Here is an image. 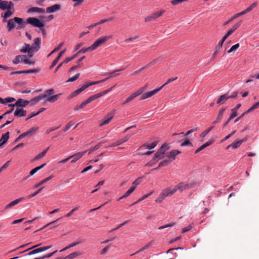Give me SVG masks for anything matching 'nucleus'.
Returning a JSON list of instances; mask_svg holds the SVG:
<instances>
[{
	"label": "nucleus",
	"instance_id": "f257e3e1",
	"mask_svg": "<svg viewBox=\"0 0 259 259\" xmlns=\"http://www.w3.org/2000/svg\"><path fill=\"white\" fill-rule=\"evenodd\" d=\"M123 70H124V68H121L120 69L115 70L114 71L109 73L108 77L107 78L102 80L98 81H94V82H90L89 83H87L83 84L80 88H79V89L75 90L73 92H72L69 95V99L72 98H73V97H74L79 95L80 93H81L85 89H86L87 88H88V87H89L91 85L96 84H98V83H99L100 82H104L106 80H107L108 79H109L110 78L115 77V76H117L118 75V73H116V72L120 71H122Z\"/></svg>",
	"mask_w": 259,
	"mask_h": 259
},
{
	"label": "nucleus",
	"instance_id": "f03ea898",
	"mask_svg": "<svg viewBox=\"0 0 259 259\" xmlns=\"http://www.w3.org/2000/svg\"><path fill=\"white\" fill-rule=\"evenodd\" d=\"M26 21L25 22L22 18L15 17L9 20L8 21L7 28L9 31L16 28L21 29L25 27Z\"/></svg>",
	"mask_w": 259,
	"mask_h": 259
},
{
	"label": "nucleus",
	"instance_id": "7ed1b4c3",
	"mask_svg": "<svg viewBox=\"0 0 259 259\" xmlns=\"http://www.w3.org/2000/svg\"><path fill=\"white\" fill-rule=\"evenodd\" d=\"M27 24H29L33 26L40 28V31L44 37L47 35L46 30L43 28L44 24L38 19L34 17H29L26 20Z\"/></svg>",
	"mask_w": 259,
	"mask_h": 259
},
{
	"label": "nucleus",
	"instance_id": "20e7f679",
	"mask_svg": "<svg viewBox=\"0 0 259 259\" xmlns=\"http://www.w3.org/2000/svg\"><path fill=\"white\" fill-rule=\"evenodd\" d=\"M169 148L168 144L164 143L160 148L158 150L156 153H155L152 161H157L159 160L162 159L164 157L165 152Z\"/></svg>",
	"mask_w": 259,
	"mask_h": 259
},
{
	"label": "nucleus",
	"instance_id": "39448f33",
	"mask_svg": "<svg viewBox=\"0 0 259 259\" xmlns=\"http://www.w3.org/2000/svg\"><path fill=\"white\" fill-rule=\"evenodd\" d=\"M112 37L111 35L102 36L98 38L91 46L85 49H96L101 46L102 45L105 44L107 41ZM83 49H85L84 48Z\"/></svg>",
	"mask_w": 259,
	"mask_h": 259
},
{
	"label": "nucleus",
	"instance_id": "423d86ee",
	"mask_svg": "<svg viewBox=\"0 0 259 259\" xmlns=\"http://www.w3.org/2000/svg\"><path fill=\"white\" fill-rule=\"evenodd\" d=\"M21 61H23L25 64H34V62H32L29 60L26 55H18L15 58L12 62L14 64H17Z\"/></svg>",
	"mask_w": 259,
	"mask_h": 259
},
{
	"label": "nucleus",
	"instance_id": "0eeeda50",
	"mask_svg": "<svg viewBox=\"0 0 259 259\" xmlns=\"http://www.w3.org/2000/svg\"><path fill=\"white\" fill-rule=\"evenodd\" d=\"M165 12V11L164 10H161L159 12H156L155 13H152L150 16H148L145 18V21L146 22H147L153 21V20L156 19L157 18L161 16Z\"/></svg>",
	"mask_w": 259,
	"mask_h": 259
},
{
	"label": "nucleus",
	"instance_id": "6e6552de",
	"mask_svg": "<svg viewBox=\"0 0 259 259\" xmlns=\"http://www.w3.org/2000/svg\"><path fill=\"white\" fill-rule=\"evenodd\" d=\"M162 89V87H160L159 88H158L157 89H154L153 91L146 92L145 93H144L140 97V99L143 100H145L146 99H147L148 98H150L152 97V96L154 95L156 93H157L159 91H160Z\"/></svg>",
	"mask_w": 259,
	"mask_h": 259
},
{
	"label": "nucleus",
	"instance_id": "1a4fd4ad",
	"mask_svg": "<svg viewBox=\"0 0 259 259\" xmlns=\"http://www.w3.org/2000/svg\"><path fill=\"white\" fill-rule=\"evenodd\" d=\"M177 192V189L175 186L173 188L169 187L166 188L162 190L161 193L165 197L170 196Z\"/></svg>",
	"mask_w": 259,
	"mask_h": 259
},
{
	"label": "nucleus",
	"instance_id": "9d476101",
	"mask_svg": "<svg viewBox=\"0 0 259 259\" xmlns=\"http://www.w3.org/2000/svg\"><path fill=\"white\" fill-rule=\"evenodd\" d=\"M181 153V151L178 150H172L166 156L168 160H170V163L176 159V156Z\"/></svg>",
	"mask_w": 259,
	"mask_h": 259
},
{
	"label": "nucleus",
	"instance_id": "9b49d317",
	"mask_svg": "<svg viewBox=\"0 0 259 259\" xmlns=\"http://www.w3.org/2000/svg\"><path fill=\"white\" fill-rule=\"evenodd\" d=\"M94 98L92 97V96H90L87 100L83 101L81 104L80 105H77L74 108V110L75 111L78 110L80 109H82L85 106H86L88 103H91L93 101H94Z\"/></svg>",
	"mask_w": 259,
	"mask_h": 259
},
{
	"label": "nucleus",
	"instance_id": "f8f14e48",
	"mask_svg": "<svg viewBox=\"0 0 259 259\" xmlns=\"http://www.w3.org/2000/svg\"><path fill=\"white\" fill-rule=\"evenodd\" d=\"M134 134H128V135H127L125 137L118 140L117 141H116V142L112 144L110 146H112V147H114V146H118L120 144H121L122 143H124V142H125L126 141H127Z\"/></svg>",
	"mask_w": 259,
	"mask_h": 259
},
{
	"label": "nucleus",
	"instance_id": "ddd939ff",
	"mask_svg": "<svg viewBox=\"0 0 259 259\" xmlns=\"http://www.w3.org/2000/svg\"><path fill=\"white\" fill-rule=\"evenodd\" d=\"M51 247V246H44V247L38 248L36 249H34L32 250V251H30L29 253H28L27 255H33V254H36V253H39L40 252H42V251L48 250V249L50 248Z\"/></svg>",
	"mask_w": 259,
	"mask_h": 259
},
{
	"label": "nucleus",
	"instance_id": "4468645a",
	"mask_svg": "<svg viewBox=\"0 0 259 259\" xmlns=\"http://www.w3.org/2000/svg\"><path fill=\"white\" fill-rule=\"evenodd\" d=\"M24 197H21L20 198H18L17 199H16V200L11 202L10 203H9V204H8L7 205H6L5 206V210H7V209L11 208L13 206L16 205V204H17L18 203L20 202L21 201L24 200Z\"/></svg>",
	"mask_w": 259,
	"mask_h": 259
},
{
	"label": "nucleus",
	"instance_id": "2eb2a0df",
	"mask_svg": "<svg viewBox=\"0 0 259 259\" xmlns=\"http://www.w3.org/2000/svg\"><path fill=\"white\" fill-rule=\"evenodd\" d=\"M87 152V151H84L82 152H78V153L71 156L70 157H71V158H72L71 162L72 163L75 162L79 159H80Z\"/></svg>",
	"mask_w": 259,
	"mask_h": 259
},
{
	"label": "nucleus",
	"instance_id": "dca6fc26",
	"mask_svg": "<svg viewBox=\"0 0 259 259\" xmlns=\"http://www.w3.org/2000/svg\"><path fill=\"white\" fill-rule=\"evenodd\" d=\"M26 114V111L23 108H17L14 112V116L17 117H23Z\"/></svg>",
	"mask_w": 259,
	"mask_h": 259
},
{
	"label": "nucleus",
	"instance_id": "f3484780",
	"mask_svg": "<svg viewBox=\"0 0 259 259\" xmlns=\"http://www.w3.org/2000/svg\"><path fill=\"white\" fill-rule=\"evenodd\" d=\"M30 103L29 101L24 100L22 99H19L15 103L17 107H25Z\"/></svg>",
	"mask_w": 259,
	"mask_h": 259
},
{
	"label": "nucleus",
	"instance_id": "a211bd4d",
	"mask_svg": "<svg viewBox=\"0 0 259 259\" xmlns=\"http://www.w3.org/2000/svg\"><path fill=\"white\" fill-rule=\"evenodd\" d=\"M61 8V6L60 5L56 4L52 6L48 7L47 8L46 11L48 13H54L57 11H59Z\"/></svg>",
	"mask_w": 259,
	"mask_h": 259
},
{
	"label": "nucleus",
	"instance_id": "6ab92c4d",
	"mask_svg": "<svg viewBox=\"0 0 259 259\" xmlns=\"http://www.w3.org/2000/svg\"><path fill=\"white\" fill-rule=\"evenodd\" d=\"M13 14L14 11L10 10H7V11H6L4 13H2L1 14V16L2 17L4 18L3 22H7V20L6 19L8 18L12 17L13 15Z\"/></svg>",
	"mask_w": 259,
	"mask_h": 259
},
{
	"label": "nucleus",
	"instance_id": "aec40b11",
	"mask_svg": "<svg viewBox=\"0 0 259 259\" xmlns=\"http://www.w3.org/2000/svg\"><path fill=\"white\" fill-rule=\"evenodd\" d=\"M175 187L177 189V191L179 190L181 192L185 190L189 189L188 184H185L184 183H180L178 185L175 186Z\"/></svg>",
	"mask_w": 259,
	"mask_h": 259
},
{
	"label": "nucleus",
	"instance_id": "412c9836",
	"mask_svg": "<svg viewBox=\"0 0 259 259\" xmlns=\"http://www.w3.org/2000/svg\"><path fill=\"white\" fill-rule=\"evenodd\" d=\"M45 10L42 8H38V7H31L29 8L27 10L28 13H45Z\"/></svg>",
	"mask_w": 259,
	"mask_h": 259
},
{
	"label": "nucleus",
	"instance_id": "4be33fe9",
	"mask_svg": "<svg viewBox=\"0 0 259 259\" xmlns=\"http://www.w3.org/2000/svg\"><path fill=\"white\" fill-rule=\"evenodd\" d=\"M229 99L228 94H225L221 95L217 102V103L219 105L224 104L228 99Z\"/></svg>",
	"mask_w": 259,
	"mask_h": 259
},
{
	"label": "nucleus",
	"instance_id": "5701e85b",
	"mask_svg": "<svg viewBox=\"0 0 259 259\" xmlns=\"http://www.w3.org/2000/svg\"><path fill=\"white\" fill-rule=\"evenodd\" d=\"M38 130V127H33L29 129L28 131L23 133L22 134L23 137H25L26 136L32 135L35 133Z\"/></svg>",
	"mask_w": 259,
	"mask_h": 259
},
{
	"label": "nucleus",
	"instance_id": "b1692460",
	"mask_svg": "<svg viewBox=\"0 0 259 259\" xmlns=\"http://www.w3.org/2000/svg\"><path fill=\"white\" fill-rule=\"evenodd\" d=\"M10 137V132H7L6 133L3 134L2 136L1 141L2 142L0 143V146H2L4 144H5L8 140H9Z\"/></svg>",
	"mask_w": 259,
	"mask_h": 259
},
{
	"label": "nucleus",
	"instance_id": "393cba45",
	"mask_svg": "<svg viewBox=\"0 0 259 259\" xmlns=\"http://www.w3.org/2000/svg\"><path fill=\"white\" fill-rule=\"evenodd\" d=\"M257 2H254L252 3L249 7H248L247 9L244 10V11H242V13H243V15H245L251 11H252L254 8H255L257 6Z\"/></svg>",
	"mask_w": 259,
	"mask_h": 259
},
{
	"label": "nucleus",
	"instance_id": "a878e982",
	"mask_svg": "<svg viewBox=\"0 0 259 259\" xmlns=\"http://www.w3.org/2000/svg\"><path fill=\"white\" fill-rule=\"evenodd\" d=\"M60 220V219H58L56 220L55 221H54L51 223H49V224H47L46 226H45L44 227L40 229V230L48 227L50 226V229H54L57 227L58 226H59V224H57V222Z\"/></svg>",
	"mask_w": 259,
	"mask_h": 259
},
{
	"label": "nucleus",
	"instance_id": "bb28decb",
	"mask_svg": "<svg viewBox=\"0 0 259 259\" xmlns=\"http://www.w3.org/2000/svg\"><path fill=\"white\" fill-rule=\"evenodd\" d=\"M64 52L65 50H63L59 53L58 57L53 61L52 64L50 66V69H52L56 65V64L58 63L62 55L64 53Z\"/></svg>",
	"mask_w": 259,
	"mask_h": 259
},
{
	"label": "nucleus",
	"instance_id": "cd10ccee",
	"mask_svg": "<svg viewBox=\"0 0 259 259\" xmlns=\"http://www.w3.org/2000/svg\"><path fill=\"white\" fill-rule=\"evenodd\" d=\"M242 15H243V13H242V12L235 14L234 16L231 17L227 21H226L224 25H228V24L231 23L232 21H233L234 19L237 18L238 17L241 16H242Z\"/></svg>",
	"mask_w": 259,
	"mask_h": 259
},
{
	"label": "nucleus",
	"instance_id": "c85d7f7f",
	"mask_svg": "<svg viewBox=\"0 0 259 259\" xmlns=\"http://www.w3.org/2000/svg\"><path fill=\"white\" fill-rule=\"evenodd\" d=\"M38 50H21V51L22 53H27V57L31 58L34 55L35 52H36Z\"/></svg>",
	"mask_w": 259,
	"mask_h": 259
},
{
	"label": "nucleus",
	"instance_id": "c756f323",
	"mask_svg": "<svg viewBox=\"0 0 259 259\" xmlns=\"http://www.w3.org/2000/svg\"><path fill=\"white\" fill-rule=\"evenodd\" d=\"M61 95V94H58L49 97L48 98L47 101L49 102H51V103L55 102L59 99V98L60 97V96Z\"/></svg>",
	"mask_w": 259,
	"mask_h": 259
},
{
	"label": "nucleus",
	"instance_id": "7c9ffc66",
	"mask_svg": "<svg viewBox=\"0 0 259 259\" xmlns=\"http://www.w3.org/2000/svg\"><path fill=\"white\" fill-rule=\"evenodd\" d=\"M246 141V139H244L241 140L237 141L231 144L232 147L234 149H236L238 148L242 143L245 142Z\"/></svg>",
	"mask_w": 259,
	"mask_h": 259
},
{
	"label": "nucleus",
	"instance_id": "2f4dec72",
	"mask_svg": "<svg viewBox=\"0 0 259 259\" xmlns=\"http://www.w3.org/2000/svg\"><path fill=\"white\" fill-rule=\"evenodd\" d=\"M53 176L52 175H51V176H49V177L44 179L43 180H42L41 181L39 182L38 183L36 184L34 186V188H37V187L40 186L41 185L44 184L47 182H48V181H50V180H51L53 178Z\"/></svg>",
	"mask_w": 259,
	"mask_h": 259
},
{
	"label": "nucleus",
	"instance_id": "473e14b6",
	"mask_svg": "<svg viewBox=\"0 0 259 259\" xmlns=\"http://www.w3.org/2000/svg\"><path fill=\"white\" fill-rule=\"evenodd\" d=\"M54 93V90L52 89L47 90L45 92V93L42 95H41L42 98L44 99L45 98L48 97Z\"/></svg>",
	"mask_w": 259,
	"mask_h": 259
},
{
	"label": "nucleus",
	"instance_id": "72a5a7b5",
	"mask_svg": "<svg viewBox=\"0 0 259 259\" xmlns=\"http://www.w3.org/2000/svg\"><path fill=\"white\" fill-rule=\"evenodd\" d=\"M46 165V163H44V164H42L41 165H40V166H37L34 168H33V169H32L30 171V176H33L35 173H36L37 171H38L39 170L41 169V168H42L45 165Z\"/></svg>",
	"mask_w": 259,
	"mask_h": 259
},
{
	"label": "nucleus",
	"instance_id": "f704fd0d",
	"mask_svg": "<svg viewBox=\"0 0 259 259\" xmlns=\"http://www.w3.org/2000/svg\"><path fill=\"white\" fill-rule=\"evenodd\" d=\"M82 242V241L80 240V241H76L75 242H73L71 244H70V245H69L68 246L65 247V248H64L63 249H61L60 251V252H62V251H64L71 247H74L78 244H79L80 243H81Z\"/></svg>",
	"mask_w": 259,
	"mask_h": 259
},
{
	"label": "nucleus",
	"instance_id": "c9c22d12",
	"mask_svg": "<svg viewBox=\"0 0 259 259\" xmlns=\"http://www.w3.org/2000/svg\"><path fill=\"white\" fill-rule=\"evenodd\" d=\"M137 96L135 94V93H133L132 94L128 97H127L126 100L122 103V105H126L128 103L132 101L134 98L137 97Z\"/></svg>",
	"mask_w": 259,
	"mask_h": 259
},
{
	"label": "nucleus",
	"instance_id": "e433bc0d",
	"mask_svg": "<svg viewBox=\"0 0 259 259\" xmlns=\"http://www.w3.org/2000/svg\"><path fill=\"white\" fill-rule=\"evenodd\" d=\"M170 163V160H168L167 159H165L162 161H161L159 163L157 167L153 168L152 170L157 169L159 167L166 166Z\"/></svg>",
	"mask_w": 259,
	"mask_h": 259
},
{
	"label": "nucleus",
	"instance_id": "4c0bfd02",
	"mask_svg": "<svg viewBox=\"0 0 259 259\" xmlns=\"http://www.w3.org/2000/svg\"><path fill=\"white\" fill-rule=\"evenodd\" d=\"M41 39L39 37H37L34 39L33 47H35L34 49H39L40 47Z\"/></svg>",
	"mask_w": 259,
	"mask_h": 259
},
{
	"label": "nucleus",
	"instance_id": "58836bf2",
	"mask_svg": "<svg viewBox=\"0 0 259 259\" xmlns=\"http://www.w3.org/2000/svg\"><path fill=\"white\" fill-rule=\"evenodd\" d=\"M147 87V84H146L144 87L139 89L137 91L135 92V94L137 96H139L140 95L143 94L144 92L146 91Z\"/></svg>",
	"mask_w": 259,
	"mask_h": 259
},
{
	"label": "nucleus",
	"instance_id": "ea45409f",
	"mask_svg": "<svg viewBox=\"0 0 259 259\" xmlns=\"http://www.w3.org/2000/svg\"><path fill=\"white\" fill-rule=\"evenodd\" d=\"M8 2L7 1L0 0V9L7 10Z\"/></svg>",
	"mask_w": 259,
	"mask_h": 259
},
{
	"label": "nucleus",
	"instance_id": "a19ab883",
	"mask_svg": "<svg viewBox=\"0 0 259 259\" xmlns=\"http://www.w3.org/2000/svg\"><path fill=\"white\" fill-rule=\"evenodd\" d=\"M81 254V253L80 252H74L69 254L67 256L68 259H73L74 258H75Z\"/></svg>",
	"mask_w": 259,
	"mask_h": 259
},
{
	"label": "nucleus",
	"instance_id": "79ce46f5",
	"mask_svg": "<svg viewBox=\"0 0 259 259\" xmlns=\"http://www.w3.org/2000/svg\"><path fill=\"white\" fill-rule=\"evenodd\" d=\"M157 144V142L156 141H154L150 144H148V145L144 144V145H142V147L146 146L147 149H152L156 146Z\"/></svg>",
	"mask_w": 259,
	"mask_h": 259
},
{
	"label": "nucleus",
	"instance_id": "37998d69",
	"mask_svg": "<svg viewBox=\"0 0 259 259\" xmlns=\"http://www.w3.org/2000/svg\"><path fill=\"white\" fill-rule=\"evenodd\" d=\"M107 93H108V91L106 90L103 92L99 93L98 94H97L96 95H93L92 96L93 98H94V100H95L102 97V96L104 95L105 94H107Z\"/></svg>",
	"mask_w": 259,
	"mask_h": 259
},
{
	"label": "nucleus",
	"instance_id": "c03bdc74",
	"mask_svg": "<svg viewBox=\"0 0 259 259\" xmlns=\"http://www.w3.org/2000/svg\"><path fill=\"white\" fill-rule=\"evenodd\" d=\"M102 145L101 143H98L97 145H96L94 147H91L90 149L88 150L89 154H90L92 152L94 151H95L97 149H98Z\"/></svg>",
	"mask_w": 259,
	"mask_h": 259
},
{
	"label": "nucleus",
	"instance_id": "a18cd8bd",
	"mask_svg": "<svg viewBox=\"0 0 259 259\" xmlns=\"http://www.w3.org/2000/svg\"><path fill=\"white\" fill-rule=\"evenodd\" d=\"M259 107V101L255 104H254L251 108H250L249 109H248L246 112L245 113H249V112H251L254 109H256Z\"/></svg>",
	"mask_w": 259,
	"mask_h": 259
},
{
	"label": "nucleus",
	"instance_id": "49530a36",
	"mask_svg": "<svg viewBox=\"0 0 259 259\" xmlns=\"http://www.w3.org/2000/svg\"><path fill=\"white\" fill-rule=\"evenodd\" d=\"M147 68V67H142V68H140L139 69H138V70L134 71V72L132 73V74H133V75H139V74H140L141 72H143L144 71H145Z\"/></svg>",
	"mask_w": 259,
	"mask_h": 259
},
{
	"label": "nucleus",
	"instance_id": "de8ad7c7",
	"mask_svg": "<svg viewBox=\"0 0 259 259\" xmlns=\"http://www.w3.org/2000/svg\"><path fill=\"white\" fill-rule=\"evenodd\" d=\"M213 126H211L208 128L207 130L204 131L200 134V137L202 138H204L206 136V135L213 129Z\"/></svg>",
	"mask_w": 259,
	"mask_h": 259
},
{
	"label": "nucleus",
	"instance_id": "09e8293b",
	"mask_svg": "<svg viewBox=\"0 0 259 259\" xmlns=\"http://www.w3.org/2000/svg\"><path fill=\"white\" fill-rule=\"evenodd\" d=\"M141 178H139L133 183V185L131 187H134V190H135L137 186L141 183Z\"/></svg>",
	"mask_w": 259,
	"mask_h": 259
},
{
	"label": "nucleus",
	"instance_id": "8fccbe9b",
	"mask_svg": "<svg viewBox=\"0 0 259 259\" xmlns=\"http://www.w3.org/2000/svg\"><path fill=\"white\" fill-rule=\"evenodd\" d=\"M165 197L163 195V194L161 192L159 194L158 198L155 200V201L157 203H160L162 202V201L165 199Z\"/></svg>",
	"mask_w": 259,
	"mask_h": 259
},
{
	"label": "nucleus",
	"instance_id": "3c124183",
	"mask_svg": "<svg viewBox=\"0 0 259 259\" xmlns=\"http://www.w3.org/2000/svg\"><path fill=\"white\" fill-rule=\"evenodd\" d=\"M41 99H42V98L40 95L36 97H35V98L32 99L29 102H30V103L31 102V103H33V104H35V103L38 102V101H39L40 100H41Z\"/></svg>",
	"mask_w": 259,
	"mask_h": 259
},
{
	"label": "nucleus",
	"instance_id": "603ef678",
	"mask_svg": "<svg viewBox=\"0 0 259 259\" xmlns=\"http://www.w3.org/2000/svg\"><path fill=\"white\" fill-rule=\"evenodd\" d=\"M226 110V108H222L220 110L218 115L217 116L218 120H221L223 118V114L225 111Z\"/></svg>",
	"mask_w": 259,
	"mask_h": 259
},
{
	"label": "nucleus",
	"instance_id": "864d4df0",
	"mask_svg": "<svg viewBox=\"0 0 259 259\" xmlns=\"http://www.w3.org/2000/svg\"><path fill=\"white\" fill-rule=\"evenodd\" d=\"M88 50H81L78 52L76 53L75 55L72 56L70 57H68L69 59H70V61L75 58L79 54H83L85 53Z\"/></svg>",
	"mask_w": 259,
	"mask_h": 259
},
{
	"label": "nucleus",
	"instance_id": "5fc2aeb1",
	"mask_svg": "<svg viewBox=\"0 0 259 259\" xmlns=\"http://www.w3.org/2000/svg\"><path fill=\"white\" fill-rule=\"evenodd\" d=\"M189 0H172L170 3L173 5H177L184 2H187Z\"/></svg>",
	"mask_w": 259,
	"mask_h": 259
},
{
	"label": "nucleus",
	"instance_id": "6e6d98bb",
	"mask_svg": "<svg viewBox=\"0 0 259 259\" xmlns=\"http://www.w3.org/2000/svg\"><path fill=\"white\" fill-rule=\"evenodd\" d=\"M39 70L38 69H29L26 70H23V73H36L38 72Z\"/></svg>",
	"mask_w": 259,
	"mask_h": 259
},
{
	"label": "nucleus",
	"instance_id": "4d7b16f0",
	"mask_svg": "<svg viewBox=\"0 0 259 259\" xmlns=\"http://www.w3.org/2000/svg\"><path fill=\"white\" fill-rule=\"evenodd\" d=\"M78 207H76L73 208L69 212L67 213L65 217L67 218L70 217L75 211H76L78 209Z\"/></svg>",
	"mask_w": 259,
	"mask_h": 259
},
{
	"label": "nucleus",
	"instance_id": "13d9d810",
	"mask_svg": "<svg viewBox=\"0 0 259 259\" xmlns=\"http://www.w3.org/2000/svg\"><path fill=\"white\" fill-rule=\"evenodd\" d=\"M112 20V18H108V19H103V20H101V21L97 22V24H98V25H100V24H102L103 23H104L105 22H109V21H111Z\"/></svg>",
	"mask_w": 259,
	"mask_h": 259
},
{
	"label": "nucleus",
	"instance_id": "bf43d9fd",
	"mask_svg": "<svg viewBox=\"0 0 259 259\" xmlns=\"http://www.w3.org/2000/svg\"><path fill=\"white\" fill-rule=\"evenodd\" d=\"M109 248H110V245H108V246H106L105 248H104L103 249H102L101 250L100 254L101 255L105 254L108 251Z\"/></svg>",
	"mask_w": 259,
	"mask_h": 259
},
{
	"label": "nucleus",
	"instance_id": "052dcab7",
	"mask_svg": "<svg viewBox=\"0 0 259 259\" xmlns=\"http://www.w3.org/2000/svg\"><path fill=\"white\" fill-rule=\"evenodd\" d=\"M134 191V187H131L124 194V196L126 197L130 196Z\"/></svg>",
	"mask_w": 259,
	"mask_h": 259
},
{
	"label": "nucleus",
	"instance_id": "680f3d73",
	"mask_svg": "<svg viewBox=\"0 0 259 259\" xmlns=\"http://www.w3.org/2000/svg\"><path fill=\"white\" fill-rule=\"evenodd\" d=\"M231 112H232V113L229 117V120L232 119L233 118L236 117L237 115V112L236 111L232 109Z\"/></svg>",
	"mask_w": 259,
	"mask_h": 259
},
{
	"label": "nucleus",
	"instance_id": "e2e57ef3",
	"mask_svg": "<svg viewBox=\"0 0 259 259\" xmlns=\"http://www.w3.org/2000/svg\"><path fill=\"white\" fill-rule=\"evenodd\" d=\"M114 114H115V111H112L107 114L106 118H108V119H110V120H111V119L113 118Z\"/></svg>",
	"mask_w": 259,
	"mask_h": 259
},
{
	"label": "nucleus",
	"instance_id": "0e129e2a",
	"mask_svg": "<svg viewBox=\"0 0 259 259\" xmlns=\"http://www.w3.org/2000/svg\"><path fill=\"white\" fill-rule=\"evenodd\" d=\"M188 145L192 146V143L188 140H185L181 144V146L182 147Z\"/></svg>",
	"mask_w": 259,
	"mask_h": 259
},
{
	"label": "nucleus",
	"instance_id": "69168bd1",
	"mask_svg": "<svg viewBox=\"0 0 259 259\" xmlns=\"http://www.w3.org/2000/svg\"><path fill=\"white\" fill-rule=\"evenodd\" d=\"M79 73H77L74 76L69 78L67 81V82L74 81L76 80L79 77Z\"/></svg>",
	"mask_w": 259,
	"mask_h": 259
},
{
	"label": "nucleus",
	"instance_id": "338daca9",
	"mask_svg": "<svg viewBox=\"0 0 259 259\" xmlns=\"http://www.w3.org/2000/svg\"><path fill=\"white\" fill-rule=\"evenodd\" d=\"M241 25V22H237L230 29L234 32Z\"/></svg>",
	"mask_w": 259,
	"mask_h": 259
},
{
	"label": "nucleus",
	"instance_id": "774afa93",
	"mask_svg": "<svg viewBox=\"0 0 259 259\" xmlns=\"http://www.w3.org/2000/svg\"><path fill=\"white\" fill-rule=\"evenodd\" d=\"M187 184L189 186V189L194 188L198 185V183L196 182H193Z\"/></svg>",
	"mask_w": 259,
	"mask_h": 259
}]
</instances>
